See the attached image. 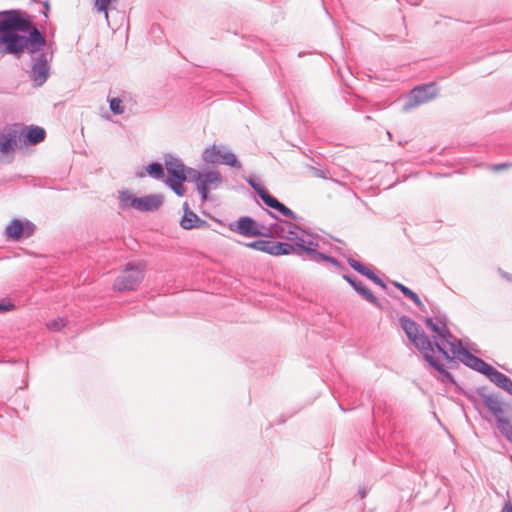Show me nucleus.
I'll return each mask as SVG.
<instances>
[{
    "label": "nucleus",
    "mask_w": 512,
    "mask_h": 512,
    "mask_svg": "<svg viewBox=\"0 0 512 512\" xmlns=\"http://www.w3.org/2000/svg\"><path fill=\"white\" fill-rule=\"evenodd\" d=\"M425 326L433 332L435 348L446 361L455 363L457 356L465 366L485 376L491 365L462 346V340L457 339L448 329L445 316L436 317V322L426 318Z\"/></svg>",
    "instance_id": "f257e3e1"
},
{
    "label": "nucleus",
    "mask_w": 512,
    "mask_h": 512,
    "mask_svg": "<svg viewBox=\"0 0 512 512\" xmlns=\"http://www.w3.org/2000/svg\"><path fill=\"white\" fill-rule=\"evenodd\" d=\"M28 33L29 36L21 35L19 32L0 35V52L19 58L25 49L30 54L41 51L46 45L45 36L36 27H31Z\"/></svg>",
    "instance_id": "f03ea898"
},
{
    "label": "nucleus",
    "mask_w": 512,
    "mask_h": 512,
    "mask_svg": "<svg viewBox=\"0 0 512 512\" xmlns=\"http://www.w3.org/2000/svg\"><path fill=\"white\" fill-rule=\"evenodd\" d=\"M399 324L401 328L404 330L407 338L415 345V347L422 352L424 355L425 352H434V341L432 342L430 338L424 333L423 330L420 329L419 325L409 318L408 316L399 317Z\"/></svg>",
    "instance_id": "7ed1b4c3"
},
{
    "label": "nucleus",
    "mask_w": 512,
    "mask_h": 512,
    "mask_svg": "<svg viewBox=\"0 0 512 512\" xmlns=\"http://www.w3.org/2000/svg\"><path fill=\"white\" fill-rule=\"evenodd\" d=\"M34 27L30 20L17 10L0 12V35L6 33H26Z\"/></svg>",
    "instance_id": "20e7f679"
},
{
    "label": "nucleus",
    "mask_w": 512,
    "mask_h": 512,
    "mask_svg": "<svg viewBox=\"0 0 512 512\" xmlns=\"http://www.w3.org/2000/svg\"><path fill=\"white\" fill-rule=\"evenodd\" d=\"M144 278L142 269L135 263L129 262L126 264L125 269L120 273L113 283V288L116 291H134L140 285Z\"/></svg>",
    "instance_id": "39448f33"
},
{
    "label": "nucleus",
    "mask_w": 512,
    "mask_h": 512,
    "mask_svg": "<svg viewBox=\"0 0 512 512\" xmlns=\"http://www.w3.org/2000/svg\"><path fill=\"white\" fill-rule=\"evenodd\" d=\"M437 93L438 88L435 83L416 86L411 90L402 109L404 112H408L421 104L431 101L436 97Z\"/></svg>",
    "instance_id": "423d86ee"
},
{
    "label": "nucleus",
    "mask_w": 512,
    "mask_h": 512,
    "mask_svg": "<svg viewBox=\"0 0 512 512\" xmlns=\"http://www.w3.org/2000/svg\"><path fill=\"white\" fill-rule=\"evenodd\" d=\"M202 160L207 164H225L230 167L240 169L242 168L241 162L237 159L231 151L222 149L221 146L212 145L206 148L202 154Z\"/></svg>",
    "instance_id": "0eeeda50"
},
{
    "label": "nucleus",
    "mask_w": 512,
    "mask_h": 512,
    "mask_svg": "<svg viewBox=\"0 0 512 512\" xmlns=\"http://www.w3.org/2000/svg\"><path fill=\"white\" fill-rule=\"evenodd\" d=\"M296 243V246H292L290 242H271L270 255L272 256H284L294 254L302 257L303 260H307L310 246H313L312 239L300 240Z\"/></svg>",
    "instance_id": "6e6552de"
},
{
    "label": "nucleus",
    "mask_w": 512,
    "mask_h": 512,
    "mask_svg": "<svg viewBox=\"0 0 512 512\" xmlns=\"http://www.w3.org/2000/svg\"><path fill=\"white\" fill-rule=\"evenodd\" d=\"M35 225L29 220L14 218L5 228V235L8 240L20 241L30 238L35 232Z\"/></svg>",
    "instance_id": "1a4fd4ad"
},
{
    "label": "nucleus",
    "mask_w": 512,
    "mask_h": 512,
    "mask_svg": "<svg viewBox=\"0 0 512 512\" xmlns=\"http://www.w3.org/2000/svg\"><path fill=\"white\" fill-rule=\"evenodd\" d=\"M37 53L36 61L31 67V78L34 87H41L50 75V66L47 53L40 51Z\"/></svg>",
    "instance_id": "9d476101"
},
{
    "label": "nucleus",
    "mask_w": 512,
    "mask_h": 512,
    "mask_svg": "<svg viewBox=\"0 0 512 512\" xmlns=\"http://www.w3.org/2000/svg\"><path fill=\"white\" fill-rule=\"evenodd\" d=\"M229 229L244 237H258L262 234L257 228V221L250 216H241L229 223Z\"/></svg>",
    "instance_id": "9b49d317"
},
{
    "label": "nucleus",
    "mask_w": 512,
    "mask_h": 512,
    "mask_svg": "<svg viewBox=\"0 0 512 512\" xmlns=\"http://www.w3.org/2000/svg\"><path fill=\"white\" fill-rule=\"evenodd\" d=\"M342 278L348 282L353 289L367 302L373 306L382 309V304L379 299L370 291V289L356 276L351 274H343Z\"/></svg>",
    "instance_id": "f8f14e48"
},
{
    "label": "nucleus",
    "mask_w": 512,
    "mask_h": 512,
    "mask_svg": "<svg viewBox=\"0 0 512 512\" xmlns=\"http://www.w3.org/2000/svg\"><path fill=\"white\" fill-rule=\"evenodd\" d=\"M423 357H424L425 361H427L428 364L439 373L438 379L443 384L454 385L456 387L457 391L462 390L461 387L459 386V384L456 382L454 376L445 368L444 364H442L439 360H437L433 356V352H425Z\"/></svg>",
    "instance_id": "ddd939ff"
},
{
    "label": "nucleus",
    "mask_w": 512,
    "mask_h": 512,
    "mask_svg": "<svg viewBox=\"0 0 512 512\" xmlns=\"http://www.w3.org/2000/svg\"><path fill=\"white\" fill-rule=\"evenodd\" d=\"M223 178L222 175L215 170L205 171L197 185V190L201 195L202 201L207 200L210 186L217 187Z\"/></svg>",
    "instance_id": "4468645a"
},
{
    "label": "nucleus",
    "mask_w": 512,
    "mask_h": 512,
    "mask_svg": "<svg viewBox=\"0 0 512 512\" xmlns=\"http://www.w3.org/2000/svg\"><path fill=\"white\" fill-rule=\"evenodd\" d=\"M164 165L167 171L166 180L179 179L186 176V166L183 162L172 154L164 155Z\"/></svg>",
    "instance_id": "2eb2a0df"
},
{
    "label": "nucleus",
    "mask_w": 512,
    "mask_h": 512,
    "mask_svg": "<svg viewBox=\"0 0 512 512\" xmlns=\"http://www.w3.org/2000/svg\"><path fill=\"white\" fill-rule=\"evenodd\" d=\"M46 138V131L43 127L36 125L22 126L21 143L26 146H33L43 142Z\"/></svg>",
    "instance_id": "dca6fc26"
},
{
    "label": "nucleus",
    "mask_w": 512,
    "mask_h": 512,
    "mask_svg": "<svg viewBox=\"0 0 512 512\" xmlns=\"http://www.w3.org/2000/svg\"><path fill=\"white\" fill-rule=\"evenodd\" d=\"M312 242H313V246H310V248H309L307 260L316 262V263L328 262L338 269H342V270L346 269L345 266L335 257H332L330 255H327L323 252L318 251V248H319L318 240L312 239Z\"/></svg>",
    "instance_id": "f3484780"
},
{
    "label": "nucleus",
    "mask_w": 512,
    "mask_h": 512,
    "mask_svg": "<svg viewBox=\"0 0 512 512\" xmlns=\"http://www.w3.org/2000/svg\"><path fill=\"white\" fill-rule=\"evenodd\" d=\"M184 214L180 220V226L184 230H191L194 228L208 227L209 224L206 220L199 218V216L193 212L187 202L183 204Z\"/></svg>",
    "instance_id": "a211bd4d"
},
{
    "label": "nucleus",
    "mask_w": 512,
    "mask_h": 512,
    "mask_svg": "<svg viewBox=\"0 0 512 512\" xmlns=\"http://www.w3.org/2000/svg\"><path fill=\"white\" fill-rule=\"evenodd\" d=\"M164 197L161 194H149L139 197L135 201L137 210L141 212H154L157 211L163 204Z\"/></svg>",
    "instance_id": "6ab92c4d"
},
{
    "label": "nucleus",
    "mask_w": 512,
    "mask_h": 512,
    "mask_svg": "<svg viewBox=\"0 0 512 512\" xmlns=\"http://www.w3.org/2000/svg\"><path fill=\"white\" fill-rule=\"evenodd\" d=\"M347 263L352 269H354L356 272L372 281L374 284L378 285L382 289L387 288L386 283L380 277H378L370 268H368L361 262L357 261L352 257H349L347 258Z\"/></svg>",
    "instance_id": "aec40b11"
},
{
    "label": "nucleus",
    "mask_w": 512,
    "mask_h": 512,
    "mask_svg": "<svg viewBox=\"0 0 512 512\" xmlns=\"http://www.w3.org/2000/svg\"><path fill=\"white\" fill-rule=\"evenodd\" d=\"M485 377L494 383L497 387L501 388L512 396V380L507 375L498 371L491 365L485 374Z\"/></svg>",
    "instance_id": "412c9836"
},
{
    "label": "nucleus",
    "mask_w": 512,
    "mask_h": 512,
    "mask_svg": "<svg viewBox=\"0 0 512 512\" xmlns=\"http://www.w3.org/2000/svg\"><path fill=\"white\" fill-rule=\"evenodd\" d=\"M475 393L481 397L484 406L489 412L497 411L498 406H502L499 396L496 394H487L485 386L477 387Z\"/></svg>",
    "instance_id": "4be33fe9"
},
{
    "label": "nucleus",
    "mask_w": 512,
    "mask_h": 512,
    "mask_svg": "<svg viewBox=\"0 0 512 512\" xmlns=\"http://www.w3.org/2000/svg\"><path fill=\"white\" fill-rule=\"evenodd\" d=\"M393 285L407 298H409L413 303L422 311H425V306L422 303L421 299L415 293L413 290H411L409 287L405 286L404 284L394 281Z\"/></svg>",
    "instance_id": "5701e85b"
},
{
    "label": "nucleus",
    "mask_w": 512,
    "mask_h": 512,
    "mask_svg": "<svg viewBox=\"0 0 512 512\" xmlns=\"http://www.w3.org/2000/svg\"><path fill=\"white\" fill-rule=\"evenodd\" d=\"M139 197L134 196L130 191L123 190L119 192V207L122 210H128V209H136L137 210V204L135 203L136 200H138Z\"/></svg>",
    "instance_id": "b1692460"
},
{
    "label": "nucleus",
    "mask_w": 512,
    "mask_h": 512,
    "mask_svg": "<svg viewBox=\"0 0 512 512\" xmlns=\"http://www.w3.org/2000/svg\"><path fill=\"white\" fill-rule=\"evenodd\" d=\"M145 172L153 179H163L165 176L163 165L160 162H151L145 167Z\"/></svg>",
    "instance_id": "393cba45"
},
{
    "label": "nucleus",
    "mask_w": 512,
    "mask_h": 512,
    "mask_svg": "<svg viewBox=\"0 0 512 512\" xmlns=\"http://www.w3.org/2000/svg\"><path fill=\"white\" fill-rule=\"evenodd\" d=\"M271 242L272 241L267 239H259L252 242L244 243V245L250 249L261 251L270 255Z\"/></svg>",
    "instance_id": "a878e982"
},
{
    "label": "nucleus",
    "mask_w": 512,
    "mask_h": 512,
    "mask_svg": "<svg viewBox=\"0 0 512 512\" xmlns=\"http://www.w3.org/2000/svg\"><path fill=\"white\" fill-rule=\"evenodd\" d=\"M496 427L501 435L512 444V424L510 419H499Z\"/></svg>",
    "instance_id": "bb28decb"
},
{
    "label": "nucleus",
    "mask_w": 512,
    "mask_h": 512,
    "mask_svg": "<svg viewBox=\"0 0 512 512\" xmlns=\"http://www.w3.org/2000/svg\"><path fill=\"white\" fill-rule=\"evenodd\" d=\"M187 181V177L173 179V180H165V184L177 195L183 196L185 194V187L183 186V182Z\"/></svg>",
    "instance_id": "cd10ccee"
},
{
    "label": "nucleus",
    "mask_w": 512,
    "mask_h": 512,
    "mask_svg": "<svg viewBox=\"0 0 512 512\" xmlns=\"http://www.w3.org/2000/svg\"><path fill=\"white\" fill-rule=\"evenodd\" d=\"M18 145L0 134V154L8 155L14 153Z\"/></svg>",
    "instance_id": "c85d7f7f"
},
{
    "label": "nucleus",
    "mask_w": 512,
    "mask_h": 512,
    "mask_svg": "<svg viewBox=\"0 0 512 512\" xmlns=\"http://www.w3.org/2000/svg\"><path fill=\"white\" fill-rule=\"evenodd\" d=\"M0 134L2 136H4L5 138H7L8 140H11L15 144L18 145V141L21 142L22 127L20 128V130H18L16 128H9V129L4 130V132L0 133Z\"/></svg>",
    "instance_id": "c756f323"
},
{
    "label": "nucleus",
    "mask_w": 512,
    "mask_h": 512,
    "mask_svg": "<svg viewBox=\"0 0 512 512\" xmlns=\"http://www.w3.org/2000/svg\"><path fill=\"white\" fill-rule=\"evenodd\" d=\"M285 224L288 226V230H294L297 233H300L302 235H306L308 237V239H315V240H317V238H318L317 234L310 232L306 228H304V227H302V226H300V225H298L296 223L285 222Z\"/></svg>",
    "instance_id": "7c9ffc66"
},
{
    "label": "nucleus",
    "mask_w": 512,
    "mask_h": 512,
    "mask_svg": "<svg viewBox=\"0 0 512 512\" xmlns=\"http://www.w3.org/2000/svg\"><path fill=\"white\" fill-rule=\"evenodd\" d=\"M109 107L113 114L120 115L124 113L125 107L123 101L119 97L109 99Z\"/></svg>",
    "instance_id": "2f4dec72"
},
{
    "label": "nucleus",
    "mask_w": 512,
    "mask_h": 512,
    "mask_svg": "<svg viewBox=\"0 0 512 512\" xmlns=\"http://www.w3.org/2000/svg\"><path fill=\"white\" fill-rule=\"evenodd\" d=\"M260 199L263 201V203L272 208V209H275L276 206L278 205V203L280 202L276 197H274L273 195H271L267 189H265L260 195H259Z\"/></svg>",
    "instance_id": "473e14b6"
},
{
    "label": "nucleus",
    "mask_w": 512,
    "mask_h": 512,
    "mask_svg": "<svg viewBox=\"0 0 512 512\" xmlns=\"http://www.w3.org/2000/svg\"><path fill=\"white\" fill-rule=\"evenodd\" d=\"M305 237L306 235H302L300 233H297L294 230H287V234L284 235V238L291 242L292 246H296V243L300 240H307Z\"/></svg>",
    "instance_id": "72a5a7b5"
},
{
    "label": "nucleus",
    "mask_w": 512,
    "mask_h": 512,
    "mask_svg": "<svg viewBox=\"0 0 512 512\" xmlns=\"http://www.w3.org/2000/svg\"><path fill=\"white\" fill-rule=\"evenodd\" d=\"M277 212L281 213L283 216L288 217L290 219H297V215L282 202H279L276 208L274 209Z\"/></svg>",
    "instance_id": "f704fd0d"
},
{
    "label": "nucleus",
    "mask_w": 512,
    "mask_h": 512,
    "mask_svg": "<svg viewBox=\"0 0 512 512\" xmlns=\"http://www.w3.org/2000/svg\"><path fill=\"white\" fill-rule=\"evenodd\" d=\"M66 323L63 318L58 317L53 319L47 323V328L51 331H60L63 327H65Z\"/></svg>",
    "instance_id": "c9c22d12"
},
{
    "label": "nucleus",
    "mask_w": 512,
    "mask_h": 512,
    "mask_svg": "<svg viewBox=\"0 0 512 512\" xmlns=\"http://www.w3.org/2000/svg\"><path fill=\"white\" fill-rule=\"evenodd\" d=\"M246 182L250 185V187L255 191V193L259 196L266 188L262 186L259 181L253 177L250 176L245 179Z\"/></svg>",
    "instance_id": "e433bc0d"
},
{
    "label": "nucleus",
    "mask_w": 512,
    "mask_h": 512,
    "mask_svg": "<svg viewBox=\"0 0 512 512\" xmlns=\"http://www.w3.org/2000/svg\"><path fill=\"white\" fill-rule=\"evenodd\" d=\"M271 238H284L286 229L282 224L272 223L271 224Z\"/></svg>",
    "instance_id": "4c0bfd02"
},
{
    "label": "nucleus",
    "mask_w": 512,
    "mask_h": 512,
    "mask_svg": "<svg viewBox=\"0 0 512 512\" xmlns=\"http://www.w3.org/2000/svg\"><path fill=\"white\" fill-rule=\"evenodd\" d=\"M202 174L203 173H201L200 171H198L196 169L186 167V176H187V178L189 177L191 181L199 182L202 177Z\"/></svg>",
    "instance_id": "58836bf2"
},
{
    "label": "nucleus",
    "mask_w": 512,
    "mask_h": 512,
    "mask_svg": "<svg viewBox=\"0 0 512 512\" xmlns=\"http://www.w3.org/2000/svg\"><path fill=\"white\" fill-rule=\"evenodd\" d=\"M257 228L262 233L258 237H263V238H271L272 237L271 224L269 226H266L264 224L257 222Z\"/></svg>",
    "instance_id": "ea45409f"
},
{
    "label": "nucleus",
    "mask_w": 512,
    "mask_h": 512,
    "mask_svg": "<svg viewBox=\"0 0 512 512\" xmlns=\"http://www.w3.org/2000/svg\"><path fill=\"white\" fill-rule=\"evenodd\" d=\"M14 304L6 299L0 300V314L14 309Z\"/></svg>",
    "instance_id": "a19ab883"
},
{
    "label": "nucleus",
    "mask_w": 512,
    "mask_h": 512,
    "mask_svg": "<svg viewBox=\"0 0 512 512\" xmlns=\"http://www.w3.org/2000/svg\"><path fill=\"white\" fill-rule=\"evenodd\" d=\"M494 418H495V421H496V426L498 425V420L499 419H510L509 417H505L504 416V410L502 408V406H498V409L497 411H492L490 412Z\"/></svg>",
    "instance_id": "79ce46f5"
},
{
    "label": "nucleus",
    "mask_w": 512,
    "mask_h": 512,
    "mask_svg": "<svg viewBox=\"0 0 512 512\" xmlns=\"http://www.w3.org/2000/svg\"><path fill=\"white\" fill-rule=\"evenodd\" d=\"M512 166V163L510 162H504V163H499V164H493L491 166V169L495 172H499V171H502V170H505V169H508Z\"/></svg>",
    "instance_id": "37998d69"
},
{
    "label": "nucleus",
    "mask_w": 512,
    "mask_h": 512,
    "mask_svg": "<svg viewBox=\"0 0 512 512\" xmlns=\"http://www.w3.org/2000/svg\"><path fill=\"white\" fill-rule=\"evenodd\" d=\"M501 512H512V505L510 501H506Z\"/></svg>",
    "instance_id": "c03bdc74"
},
{
    "label": "nucleus",
    "mask_w": 512,
    "mask_h": 512,
    "mask_svg": "<svg viewBox=\"0 0 512 512\" xmlns=\"http://www.w3.org/2000/svg\"><path fill=\"white\" fill-rule=\"evenodd\" d=\"M145 173H146V172H145V171H143V170H138V171H136V177H137V178H142V177H144V176H145Z\"/></svg>",
    "instance_id": "a18cd8bd"
},
{
    "label": "nucleus",
    "mask_w": 512,
    "mask_h": 512,
    "mask_svg": "<svg viewBox=\"0 0 512 512\" xmlns=\"http://www.w3.org/2000/svg\"><path fill=\"white\" fill-rule=\"evenodd\" d=\"M265 211L274 219H278L277 215L271 212L270 210L265 209Z\"/></svg>",
    "instance_id": "49530a36"
},
{
    "label": "nucleus",
    "mask_w": 512,
    "mask_h": 512,
    "mask_svg": "<svg viewBox=\"0 0 512 512\" xmlns=\"http://www.w3.org/2000/svg\"><path fill=\"white\" fill-rule=\"evenodd\" d=\"M463 395H464L465 397H467V398H468L469 400H471V401H472V400H474V397H473L470 393L463 392Z\"/></svg>",
    "instance_id": "de8ad7c7"
},
{
    "label": "nucleus",
    "mask_w": 512,
    "mask_h": 512,
    "mask_svg": "<svg viewBox=\"0 0 512 512\" xmlns=\"http://www.w3.org/2000/svg\"><path fill=\"white\" fill-rule=\"evenodd\" d=\"M359 494H360L361 498H364L366 496V490L365 489H360L359 490Z\"/></svg>",
    "instance_id": "09e8293b"
},
{
    "label": "nucleus",
    "mask_w": 512,
    "mask_h": 512,
    "mask_svg": "<svg viewBox=\"0 0 512 512\" xmlns=\"http://www.w3.org/2000/svg\"><path fill=\"white\" fill-rule=\"evenodd\" d=\"M407 2L411 5H419L420 4V1H412V0H407Z\"/></svg>",
    "instance_id": "8fccbe9b"
},
{
    "label": "nucleus",
    "mask_w": 512,
    "mask_h": 512,
    "mask_svg": "<svg viewBox=\"0 0 512 512\" xmlns=\"http://www.w3.org/2000/svg\"><path fill=\"white\" fill-rule=\"evenodd\" d=\"M151 29H152V31H154L155 29H160V26L159 25H153Z\"/></svg>",
    "instance_id": "3c124183"
},
{
    "label": "nucleus",
    "mask_w": 512,
    "mask_h": 512,
    "mask_svg": "<svg viewBox=\"0 0 512 512\" xmlns=\"http://www.w3.org/2000/svg\"><path fill=\"white\" fill-rule=\"evenodd\" d=\"M365 119H366V120H370V119H371V117H370V116H366V117H365Z\"/></svg>",
    "instance_id": "603ef678"
},
{
    "label": "nucleus",
    "mask_w": 512,
    "mask_h": 512,
    "mask_svg": "<svg viewBox=\"0 0 512 512\" xmlns=\"http://www.w3.org/2000/svg\"><path fill=\"white\" fill-rule=\"evenodd\" d=\"M510 460H511V462H512V455L510 456Z\"/></svg>",
    "instance_id": "864d4df0"
}]
</instances>
